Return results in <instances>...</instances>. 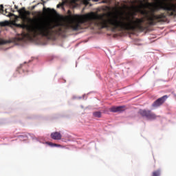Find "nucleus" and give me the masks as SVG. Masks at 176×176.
I'll use <instances>...</instances> for the list:
<instances>
[{"mask_svg": "<svg viewBox=\"0 0 176 176\" xmlns=\"http://www.w3.org/2000/svg\"><path fill=\"white\" fill-rule=\"evenodd\" d=\"M126 110V107L124 106H119V107H115L113 106L109 109L110 112H123V111Z\"/></svg>", "mask_w": 176, "mask_h": 176, "instance_id": "obj_7", "label": "nucleus"}, {"mask_svg": "<svg viewBox=\"0 0 176 176\" xmlns=\"http://www.w3.org/2000/svg\"><path fill=\"white\" fill-rule=\"evenodd\" d=\"M138 113L142 118H145L148 120H155L157 118V116L149 109H140Z\"/></svg>", "mask_w": 176, "mask_h": 176, "instance_id": "obj_5", "label": "nucleus"}, {"mask_svg": "<svg viewBox=\"0 0 176 176\" xmlns=\"http://www.w3.org/2000/svg\"><path fill=\"white\" fill-rule=\"evenodd\" d=\"M84 3H85V5H87V1H84Z\"/></svg>", "mask_w": 176, "mask_h": 176, "instance_id": "obj_20", "label": "nucleus"}, {"mask_svg": "<svg viewBox=\"0 0 176 176\" xmlns=\"http://www.w3.org/2000/svg\"><path fill=\"white\" fill-rule=\"evenodd\" d=\"M18 13L21 16L23 21H28L30 25L28 26V32L23 33L22 37L19 38V41H23L24 38H36L38 35L41 36H50L53 34V30L56 27H58V32H64L63 26L60 23H54L50 21H46L41 19H31L28 16L31 15V12L25 10V8L23 7L21 9L17 10Z\"/></svg>", "mask_w": 176, "mask_h": 176, "instance_id": "obj_2", "label": "nucleus"}, {"mask_svg": "<svg viewBox=\"0 0 176 176\" xmlns=\"http://www.w3.org/2000/svg\"><path fill=\"white\" fill-rule=\"evenodd\" d=\"M166 10L168 16H176V0H162L158 6L155 8V10Z\"/></svg>", "mask_w": 176, "mask_h": 176, "instance_id": "obj_3", "label": "nucleus"}, {"mask_svg": "<svg viewBox=\"0 0 176 176\" xmlns=\"http://www.w3.org/2000/svg\"><path fill=\"white\" fill-rule=\"evenodd\" d=\"M148 21L150 25H155L157 23H166L167 21V14L166 13H162L157 15L153 14L148 18Z\"/></svg>", "mask_w": 176, "mask_h": 176, "instance_id": "obj_4", "label": "nucleus"}, {"mask_svg": "<svg viewBox=\"0 0 176 176\" xmlns=\"http://www.w3.org/2000/svg\"><path fill=\"white\" fill-rule=\"evenodd\" d=\"M43 1H45V0H41L42 2H43Z\"/></svg>", "mask_w": 176, "mask_h": 176, "instance_id": "obj_22", "label": "nucleus"}, {"mask_svg": "<svg viewBox=\"0 0 176 176\" xmlns=\"http://www.w3.org/2000/svg\"><path fill=\"white\" fill-rule=\"evenodd\" d=\"M47 13H48V14L50 16H53V15L56 14V10L47 8Z\"/></svg>", "mask_w": 176, "mask_h": 176, "instance_id": "obj_9", "label": "nucleus"}, {"mask_svg": "<svg viewBox=\"0 0 176 176\" xmlns=\"http://www.w3.org/2000/svg\"><path fill=\"white\" fill-rule=\"evenodd\" d=\"M47 144L50 146H58V148H60L61 146L60 144H57L56 143H52V142H47Z\"/></svg>", "mask_w": 176, "mask_h": 176, "instance_id": "obj_11", "label": "nucleus"}, {"mask_svg": "<svg viewBox=\"0 0 176 176\" xmlns=\"http://www.w3.org/2000/svg\"><path fill=\"white\" fill-rule=\"evenodd\" d=\"M62 137L63 136L60 132H54L51 133V138H52V140H61Z\"/></svg>", "mask_w": 176, "mask_h": 176, "instance_id": "obj_8", "label": "nucleus"}, {"mask_svg": "<svg viewBox=\"0 0 176 176\" xmlns=\"http://www.w3.org/2000/svg\"><path fill=\"white\" fill-rule=\"evenodd\" d=\"M19 27H23V28H25V27H27V25H18Z\"/></svg>", "mask_w": 176, "mask_h": 176, "instance_id": "obj_19", "label": "nucleus"}, {"mask_svg": "<svg viewBox=\"0 0 176 176\" xmlns=\"http://www.w3.org/2000/svg\"><path fill=\"white\" fill-rule=\"evenodd\" d=\"M167 98H168V96L167 95L159 98L152 104L153 108H159V107H162V105L166 102V100H167Z\"/></svg>", "mask_w": 176, "mask_h": 176, "instance_id": "obj_6", "label": "nucleus"}, {"mask_svg": "<svg viewBox=\"0 0 176 176\" xmlns=\"http://www.w3.org/2000/svg\"><path fill=\"white\" fill-rule=\"evenodd\" d=\"M93 116L94 118H101V116H102V113H101L100 111H94L93 113Z\"/></svg>", "mask_w": 176, "mask_h": 176, "instance_id": "obj_10", "label": "nucleus"}, {"mask_svg": "<svg viewBox=\"0 0 176 176\" xmlns=\"http://www.w3.org/2000/svg\"><path fill=\"white\" fill-rule=\"evenodd\" d=\"M161 171L160 170H157L153 172L151 176H160Z\"/></svg>", "mask_w": 176, "mask_h": 176, "instance_id": "obj_12", "label": "nucleus"}, {"mask_svg": "<svg viewBox=\"0 0 176 176\" xmlns=\"http://www.w3.org/2000/svg\"><path fill=\"white\" fill-rule=\"evenodd\" d=\"M15 9H19V7L17 6H14Z\"/></svg>", "mask_w": 176, "mask_h": 176, "instance_id": "obj_21", "label": "nucleus"}, {"mask_svg": "<svg viewBox=\"0 0 176 176\" xmlns=\"http://www.w3.org/2000/svg\"><path fill=\"white\" fill-rule=\"evenodd\" d=\"M47 1H49V0L43 1L42 5H43V6H45V3H46V2H47Z\"/></svg>", "mask_w": 176, "mask_h": 176, "instance_id": "obj_18", "label": "nucleus"}, {"mask_svg": "<svg viewBox=\"0 0 176 176\" xmlns=\"http://www.w3.org/2000/svg\"><path fill=\"white\" fill-rule=\"evenodd\" d=\"M0 25L1 27H6V25H9V22H8L7 21L4 22H0Z\"/></svg>", "mask_w": 176, "mask_h": 176, "instance_id": "obj_13", "label": "nucleus"}, {"mask_svg": "<svg viewBox=\"0 0 176 176\" xmlns=\"http://www.w3.org/2000/svg\"><path fill=\"white\" fill-rule=\"evenodd\" d=\"M0 12H3V5L2 4L0 5Z\"/></svg>", "mask_w": 176, "mask_h": 176, "instance_id": "obj_16", "label": "nucleus"}, {"mask_svg": "<svg viewBox=\"0 0 176 176\" xmlns=\"http://www.w3.org/2000/svg\"><path fill=\"white\" fill-rule=\"evenodd\" d=\"M38 5H39V3L32 6L31 7V10H34V9H35L38 6Z\"/></svg>", "mask_w": 176, "mask_h": 176, "instance_id": "obj_14", "label": "nucleus"}, {"mask_svg": "<svg viewBox=\"0 0 176 176\" xmlns=\"http://www.w3.org/2000/svg\"><path fill=\"white\" fill-rule=\"evenodd\" d=\"M32 16H35V14H41V12H36V11H34L32 13Z\"/></svg>", "mask_w": 176, "mask_h": 176, "instance_id": "obj_15", "label": "nucleus"}, {"mask_svg": "<svg viewBox=\"0 0 176 176\" xmlns=\"http://www.w3.org/2000/svg\"><path fill=\"white\" fill-rule=\"evenodd\" d=\"M94 20L95 25L98 28H108L119 31H145L146 28L143 26L144 19L135 18L132 15H111L109 14H94L86 15L77 19L69 16L68 23L65 25V30L79 31L87 28L86 24Z\"/></svg>", "mask_w": 176, "mask_h": 176, "instance_id": "obj_1", "label": "nucleus"}, {"mask_svg": "<svg viewBox=\"0 0 176 176\" xmlns=\"http://www.w3.org/2000/svg\"><path fill=\"white\" fill-rule=\"evenodd\" d=\"M61 6H64L63 3H59L56 6V8H61Z\"/></svg>", "mask_w": 176, "mask_h": 176, "instance_id": "obj_17", "label": "nucleus"}]
</instances>
